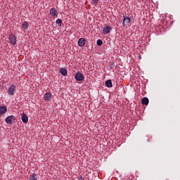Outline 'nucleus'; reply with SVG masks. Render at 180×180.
<instances>
[{
	"label": "nucleus",
	"mask_w": 180,
	"mask_h": 180,
	"mask_svg": "<svg viewBox=\"0 0 180 180\" xmlns=\"http://www.w3.org/2000/svg\"><path fill=\"white\" fill-rule=\"evenodd\" d=\"M16 92V86L15 84H11L8 90V94L11 96H13L15 95V93Z\"/></svg>",
	"instance_id": "f257e3e1"
},
{
	"label": "nucleus",
	"mask_w": 180,
	"mask_h": 180,
	"mask_svg": "<svg viewBox=\"0 0 180 180\" xmlns=\"http://www.w3.org/2000/svg\"><path fill=\"white\" fill-rule=\"evenodd\" d=\"M8 39L11 46H16V37L14 34H11L8 36Z\"/></svg>",
	"instance_id": "f03ea898"
},
{
	"label": "nucleus",
	"mask_w": 180,
	"mask_h": 180,
	"mask_svg": "<svg viewBox=\"0 0 180 180\" xmlns=\"http://www.w3.org/2000/svg\"><path fill=\"white\" fill-rule=\"evenodd\" d=\"M15 116L9 115L6 118V123H7V124H12V123H15Z\"/></svg>",
	"instance_id": "7ed1b4c3"
},
{
	"label": "nucleus",
	"mask_w": 180,
	"mask_h": 180,
	"mask_svg": "<svg viewBox=\"0 0 180 180\" xmlns=\"http://www.w3.org/2000/svg\"><path fill=\"white\" fill-rule=\"evenodd\" d=\"M84 75H82L81 72H77L75 75V79L76 81H84Z\"/></svg>",
	"instance_id": "20e7f679"
},
{
	"label": "nucleus",
	"mask_w": 180,
	"mask_h": 180,
	"mask_svg": "<svg viewBox=\"0 0 180 180\" xmlns=\"http://www.w3.org/2000/svg\"><path fill=\"white\" fill-rule=\"evenodd\" d=\"M111 30H112V27H110V25H107L103 29V34H109Z\"/></svg>",
	"instance_id": "39448f33"
},
{
	"label": "nucleus",
	"mask_w": 180,
	"mask_h": 180,
	"mask_svg": "<svg viewBox=\"0 0 180 180\" xmlns=\"http://www.w3.org/2000/svg\"><path fill=\"white\" fill-rule=\"evenodd\" d=\"M51 18H57V10L55 8H52L49 11Z\"/></svg>",
	"instance_id": "423d86ee"
},
{
	"label": "nucleus",
	"mask_w": 180,
	"mask_h": 180,
	"mask_svg": "<svg viewBox=\"0 0 180 180\" xmlns=\"http://www.w3.org/2000/svg\"><path fill=\"white\" fill-rule=\"evenodd\" d=\"M51 98H53V96L51 92H46L44 96V101H47L48 102L51 101Z\"/></svg>",
	"instance_id": "0eeeda50"
},
{
	"label": "nucleus",
	"mask_w": 180,
	"mask_h": 180,
	"mask_svg": "<svg viewBox=\"0 0 180 180\" xmlns=\"http://www.w3.org/2000/svg\"><path fill=\"white\" fill-rule=\"evenodd\" d=\"M8 112V108L6 105H1L0 106V116L2 115H5Z\"/></svg>",
	"instance_id": "6e6552de"
},
{
	"label": "nucleus",
	"mask_w": 180,
	"mask_h": 180,
	"mask_svg": "<svg viewBox=\"0 0 180 180\" xmlns=\"http://www.w3.org/2000/svg\"><path fill=\"white\" fill-rule=\"evenodd\" d=\"M21 120L22 123H27V122H29V117H27V115H26V114L22 113L21 115Z\"/></svg>",
	"instance_id": "1a4fd4ad"
},
{
	"label": "nucleus",
	"mask_w": 180,
	"mask_h": 180,
	"mask_svg": "<svg viewBox=\"0 0 180 180\" xmlns=\"http://www.w3.org/2000/svg\"><path fill=\"white\" fill-rule=\"evenodd\" d=\"M85 43H86V41L84 38H80L78 40V46H79V47H84V46H85Z\"/></svg>",
	"instance_id": "9d476101"
},
{
	"label": "nucleus",
	"mask_w": 180,
	"mask_h": 180,
	"mask_svg": "<svg viewBox=\"0 0 180 180\" xmlns=\"http://www.w3.org/2000/svg\"><path fill=\"white\" fill-rule=\"evenodd\" d=\"M149 102H150V101L148 100V98H147V97H144L141 100L142 105H146V106H147V105H148Z\"/></svg>",
	"instance_id": "9b49d317"
},
{
	"label": "nucleus",
	"mask_w": 180,
	"mask_h": 180,
	"mask_svg": "<svg viewBox=\"0 0 180 180\" xmlns=\"http://www.w3.org/2000/svg\"><path fill=\"white\" fill-rule=\"evenodd\" d=\"M129 23H130V18L129 17L124 18L123 22H122L123 26H126V25Z\"/></svg>",
	"instance_id": "f8f14e48"
},
{
	"label": "nucleus",
	"mask_w": 180,
	"mask_h": 180,
	"mask_svg": "<svg viewBox=\"0 0 180 180\" xmlns=\"http://www.w3.org/2000/svg\"><path fill=\"white\" fill-rule=\"evenodd\" d=\"M60 72L61 75H63V77H65L67 74H68V72L67 71V69L62 68L60 69Z\"/></svg>",
	"instance_id": "ddd939ff"
},
{
	"label": "nucleus",
	"mask_w": 180,
	"mask_h": 180,
	"mask_svg": "<svg viewBox=\"0 0 180 180\" xmlns=\"http://www.w3.org/2000/svg\"><path fill=\"white\" fill-rule=\"evenodd\" d=\"M22 27L24 29V30H27L29 27V22H27V21H24L22 24Z\"/></svg>",
	"instance_id": "4468645a"
},
{
	"label": "nucleus",
	"mask_w": 180,
	"mask_h": 180,
	"mask_svg": "<svg viewBox=\"0 0 180 180\" xmlns=\"http://www.w3.org/2000/svg\"><path fill=\"white\" fill-rule=\"evenodd\" d=\"M105 86H107V88H112V86H113L112 84V80L108 79L105 81Z\"/></svg>",
	"instance_id": "2eb2a0df"
},
{
	"label": "nucleus",
	"mask_w": 180,
	"mask_h": 180,
	"mask_svg": "<svg viewBox=\"0 0 180 180\" xmlns=\"http://www.w3.org/2000/svg\"><path fill=\"white\" fill-rule=\"evenodd\" d=\"M115 65H116V63H115V62L110 63L108 66V70H113L115 68Z\"/></svg>",
	"instance_id": "dca6fc26"
},
{
	"label": "nucleus",
	"mask_w": 180,
	"mask_h": 180,
	"mask_svg": "<svg viewBox=\"0 0 180 180\" xmlns=\"http://www.w3.org/2000/svg\"><path fill=\"white\" fill-rule=\"evenodd\" d=\"M56 25H58L59 27H61V25H63V20L58 18L56 20Z\"/></svg>",
	"instance_id": "f3484780"
},
{
	"label": "nucleus",
	"mask_w": 180,
	"mask_h": 180,
	"mask_svg": "<svg viewBox=\"0 0 180 180\" xmlns=\"http://www.w3.org/2000/svg\"><path fill=\"white\" fill-rule=\"evenodd\" d=\"M36 176L37 175L34 174L30 176L29 180H37V178Z\"/></svg>",
	"instance_id": "a211bd4d"
},
{
	"label": "nucleus",
	"mask_w": 180,
	"mask_h": 180,
	"mask_svg": "<svg viewBox=\"0 0 180 180\" xmlns=\"http://www.w3.org/2000/svg\"><path fill=\"white\" fill-rule=\"evenodd\" d=\"M103 44V41L101 39L97 40V46H102Z\"/></svg>",
	"instance_id": "6ab92c4d"
},
{
	"label": "nucleus",
	"mask_w": 180,
	"mask_h": 180,
	"mask_svg": "<svg viewBox=\"0 0 180 180\" xmlns=\"http://www.w3.org/2000/svg\"><path fill=\"white\" fill-rule=\"evenodd\" d=\"M92 2L94 5H97L98 2H99V0H92Z\"/></svg>",
	"instance_id": "aec40b11"
},
{
	"label": "nucleus",
	"mask_w": 180,
	"mask_h": 180,
	"mask_svg": "<svg viewBox=\"0 0 180 180\" xmlns=\"http://www.w3.org/2000/svg\"><path fill=\"white\" fill-rule=\"evenodd\" d=\"M79 180H84V179H79Z\"/></svg>",
	"instance_id": "412c9836"
}]
</instances>
